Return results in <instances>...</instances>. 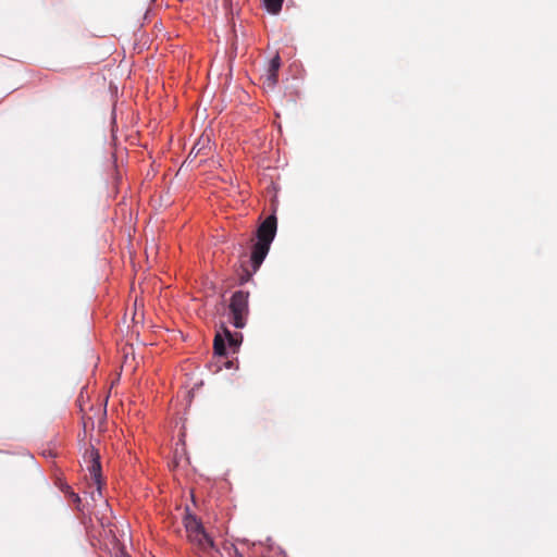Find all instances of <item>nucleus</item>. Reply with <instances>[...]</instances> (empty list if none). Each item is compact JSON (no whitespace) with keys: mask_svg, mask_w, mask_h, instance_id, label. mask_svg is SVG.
Returning a JSON list of instances; mask_svg holds the SVG:
<instances>
[{"mask_svg":"<svg viewBox=\"0 0 557 557\" xmlns=\"http://www.w3.org/2000/svg\"><path fill=\"white\" fill-rule=\"evenodd\" d=\"M276 225L275 215H270L257 230V242L252 246L250 256L253 272L258 271L270 250L271 243L276 234Z\"/></svg>","mask_w":557,"mask_h":557,"instance_id":"nucleus-1","label":"nucleus"},{"mask_svg":"<svg viewBox=\"0 0 557 557\" xmlns=\"http://www.w3.org/2000/svg\"><path fill=\"white\" fill-rule=\"evenodd\" d=\"M249 293L244 290L235 292L228 305V320L236 329L245 327L249 314Z\"/></svg>","mask_w":557,"mask_h":557,"instance_id":"nucleus-2","label":"nucleus"},{"mask_svg":"<svg viewBox=\"0 0 557 557\" xmlns=\"http://www.w3.org/2000/svg\"><path fill=\"white\" fill-rule=\"evenodd\" d=\"M185 528L191 542L197 543L202 549L213 547V541L206 533L202 524L195 517L187 516L185 518Z\"/></svg>","mask_w":557,"mask_h":557,"instance_id":"nucleus-3","label":"nucleus"},{"mask_svg":"<svg viewBox=\"0 0 557 557\" xmlns=\"http://www.w3.org/2000/svg\"><path fill=\"white\" fill-rule=\"evenodd\" d=\"M243 339V335L240 333H232L227 329H224V336L221 334H216L213 343L214 354L220 357H224L226 355V343L228 347L235 352Z\"/></svg>","mask_w":557,"mask_h":557,"instance_id":"nucleus-4","label":"nucleus"},{"mask_svg":"<svg viewBox=\"0 0 557 557\" xmlns=\"http://www.w3.org/2000/svg\"><path fill=\"white\" fill-rule=\"evenodd\" d=\"M85 458H88L90 465L88 466V471L90 474V479L92 483L97 486V492L101 496V487L103 484L101 476V463H100V455L97 449L92 446L86 450Z\"/></svg>","mask_w":557,"mask_h":557,"instance_id":"nucleus-5","label":"nucleus"},{"mask_svg":"<svg viewBox=\"0 0 557 557\" xmlns=\"http://www.w3.org/2000/svg\"><path fill=\"white\" fill-rule=\"evenodd\" d=\"M281 67V58L278 53H276L272 60L270 61L268 74H267V84L270 87H273L277 83V73Z\"/></svg>","mask_w":557,"mask_h":557,"instance_id":"nucleus-6","label":"nucleus"},{"mask_svg":"<svg viewBox=\"0 0 557 557\" xmlns=\"http://www.w3.org/2000/svg\"><path fill=\"white\" fill-rule=\"evenodd\" d=\"M284 0H264V5L267 10L272 14H277L283 4Z\"/></svg>","mask_w":557,"mask_h":557,"instance_id":"nucleus-7","label":"nucleus"},{"mask_svg":"<svg viewBox=\"0 0 557 557\" xmlns=\"http://www.w3.org/2000/svg\"><path fill=\"white\" fill-rule=\"evenodd\" d=\"M62 491L64 493H66L69 495V497H71L72 502L75 504V505H79L81 503V498L78 496V494L74 493L71 488V486L69 485H65L64 487H62Z\"/></svg>","mask_w":557,"mask_h":557,"instance_id":"nucleus-8","label":"nucleus"},{"mask_svg":"<svg viewBox=\"0 0 557 557\" xmlns=\"http://www.w3.org/2000/svg\"><path fill=\"white\" fill-rule=\"evenodd\" d=\"M233 550H234V554H235V557H244L236 547H233Z\"/></svg>","mask_w":557,"mask_h":557,"instance_id":"nucleus-9","label":"nucleus"},{"mask_svg":"<svg viewBox=\"0 0 557 557\" xmlns=\"http://www.w3.org/2000/svg\"><path fill=\"white\" fill-rule=\"evenodd\" d=\"M232 367V361H227L226 362V368H231Z\"/></svg>","mask_w":557,"mask_h":557,"instance_id":"nucleus-10","label":"nucleus"}]
</instances>
